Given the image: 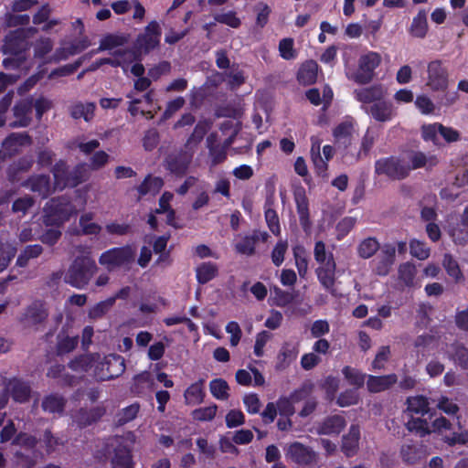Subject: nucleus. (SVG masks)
I'll list each match as a JSON object with an SVG mask.
<instances>
[{"label": "nucleus", "instance_id": "obj_53", "mask_svg": "<svg viewBox=\"0 0 468 468\" xmlns=\"http://www.w3.org/2000/svg\"><path fill=\"white\" fill-rule=\"evenodd\" d=\"M115 303V298H108L93 305L90 310L88 316L92 320L102 318Z\"/></svg>", "mask_w": 468, "mask_h": 468}, {"label": "nucleus", "instance_id": "obj_3", "mask_svg": "<svg viewBox=\"0 0 468 468\" xmlns=\"http://www.w3.org/2000/svg\"><path fill=\"white\" fill-rule=\"evenodd\" d=\"M97 270L95 261L87 256L77 257L65 274L64 281L72 287L82 289Z\"/></svg>", "mask_w": 468, "mask_h": 468}, {"label": "nucleus", "instance_id": "obj_2", "mask_svg": "<svg viewBox=\"0 0 468 468\" xmlns=\"http://www.w3.org/2000/svg\"><path fill=\"white\" fill-rule=\"evenodd\" d=\"M135 255L136 250L132 245L113 247L100 255L99 263L108 271L129 270L135 261Z\"/></svg>", "mask_w": 468, "mask_h": 468}, {"label": "nucleus", "instance_id": "obj_9", "mask_svg": "<svg viewBox=\"0 0 468 468\" xmlns=\"http://www.w3.org/2000/svg\"><path fill=\"white\" fill-rule=\"evenodd\" d=\"M125 371V362L119 355H109L104 361L94 367V378L97 381H106L120 377Z\"/></svg>", "mask_w": 468, "mask_h": 468}, {"label": "nucleus", "instance_id": "obj_64", "mask_svg": "<svg viewBox=\"0 0 468 468\" xmlns=\"http://www.w3.org/2000/svg\"><path fill=\"white\" fill-rule=\"evenodd\" d=\"M407 429L410 431H415L420 434L421 437L430 434L431 430L429 428V423L426 420L421 418H411L406 424Z\"/></svg>", "mask_w": 468, "mask_h": 468}, {"label": "nucleus", "instance_id": "obj_1", "mask_svg": "<svg viewBox=\"0 0 468 468\" xmlns=\"http://www.w3.org/2000/svg\"><path fill=\"white\" fill-rule=\"evenodd\" d=\"M76 213V207L69 197H52L44 207L43 222L48 227L59 228Z\"/></svg>", "mask_w": 468, "mask_h": 468}, {"label": "nucleus", "instance_id": "obj_55", "mask_svg": "<svg viewBox=\"0 0 468 468\" xmlns=\"http://www.w3.org/2000/svg\"><path fill=\"white\" fill-rule=\"evenodd\" d=\"M379 250V243L375 238L363 239L357 248L358 255L363 259L372 257Z\"/></svg>", "mask_w": 468, "mask_h": 468}, {"label": "nucleus", "instance_id": "obj_33", "mask_svg": "<svg viewBox=\"0 0 468 468\" xmlns=\"http://www.w3.org/2000/svg\"><path fill=\"white\" fill-rule=\"evenodd\" d=\"M438 164V158L435 155L427 156L421 151H410L408 167L410 173L412 170H417L425 167L427 165L430 167L435 166Z\"/></svg>", "mask_w": 468, "mask_h": 468}, {"label": "nucleus", "instance_id": "obj_43", "mask_svg": "<svg viewBox=\"0 0 468 468\" xmlns=\"http://www.w3.org/2000/svg\"><path fill=\"white\" fill-rule=\"evenodd\" d=\"M342 374L348 384L355 387L356 389L364 387L367 375L362 373L359 369L350 366H345L342 368Z\"/></svg>", "mask_w": 468, "mask_h": 468}, {"label": "nucleus", "instance_id": "obj_4", "mask_svg": "<svg viewBox=\"0 0 468 468\" xmlns=\"http://www.w3.org/2000/svg\"><path fill=\"white\" fill-rule=\"evenodd\" d=\"M107 447L111 454V468H134L133 441L117 436Z\"/></svg>", "mask_w": 468, "mask_h": 468}, {"label": "nucleus", "instance_id": "obj_17", "mask_svg": "<svg viewBox=\"0 0 468 468\" xmlns=\"http://www.w3.org/2000/svg\"><path fill=\"white\" fill-rule=\"evenodd\" d=\"M31 144L32 137L28 134L27 132L11 133L3 141L2 149L5 155L11 157L18 154L21 147L28 146Z\"/></svg>", "mask_w": 468, "mask_h": 468}, {"label": "nucleus", "instance_id": "obj_45", "mask_svg": "<svg viewBox=\"0 0 468 468\" xmlns=\"http://www.w3.org/2000/svg\"><path fill=\"white\" fill-rule=\"evenodd\" d=\"M442 266L447 274L452 278L455 282H459L463 279L460 265L451 253H445L443 255Z\"/></svg>", "mask_w": 468, "mask_h": 468}, {"label": "nucleus", "instance_id": "obj_11", "mask_svg": "<svg viewBox=\"0 0 468 468\" xmlns=\"http://www.w3.org/2000/svg\"><path fill=\"white\" fill-rule=\"evenodd\" d=\"M449 85V73L443 62L435 59L428 63L426 86L432 91H445Z\"/></svg>", "mask_w": 468, "mask_h": 468}, {"label": "nucleus", "instance_id": "obj_29", "mask_svg": "<svg viewBox=\"0 0 468 468\" xmlns=\"http://www.w3.org/2000/svg\"><path fill=\"white\" fill-rule=\"evenodd\" d=\"M353 124L350 122H342L333 130L335 146L346 151L352 144Z\"/></svg>", "mask_w": 468, "mask_h": 468}, {"label": "nucleus", "instance_id": "obj_63", "mask_svg": "<svg viewBox=\"0 0 468 468\" xmlns=\"http://www.w3.org/2000/svg\"><path fill=\"white\" fill-rule=\"evenodd\" d=\"M140 406L138 403L131 404L122 409L117 415V422L119 425H124L133 420L139 412Z\"/></svg>", "mask_w": 468, "mask_h": 468}, {"label": "nucleus", "instance_id": "obj_36", "mask_svg": "<svg viewBox=\"0 0 468 468\" xmlns=\"http://www.w3.org/2000/svg\"><path fill=\"white\" fill-rule=\"evenodd\" d=\"M311 161L314 167V173L317 176L325 179L328 176V161L323 159L320 153V144H312L310 150Z\"/></svg>", "mask_w": 468, "mask_h": 468}, {"label": "nucleus", "instance_id": "obj_60", "mask_svg": "<svg viewBox=\"0 0 468 468\" xmlns=\"http://www.w3.org/2000/svg\"><path fill=\"white\" fill-rule=\"evenodd\" d=\"M16 254V248L8 243L0 242V272L5 271Z\"/></svg>", "mask_w": 468, "mask_h": 468}, {"label": "nucleus", "instance_id": "obj_34", "mask_svg": "<svg viewBox=\"0 0 468 468\" xmlns=\"http://www.w3.org/2000/svg\"><path fill=\"white\" fill-rule=\"evenodd\" d=\"M67 404L66 399L58 393H51L43 398L41 408L45 412L62 414Z\"/></svg>", "mask_w": 468, "mask_h": 468}, {"label": "nucleus", "instance_id": "obj_20", "mask_svg": "<svg viewBox=\"0 0 468 468\" xmlns=\"http://www.w3.org/2000/svg\"><path fill=\"white\" fill-rule=\"evenodd\" d=\"M22 186L47 198L51 194L50 177L48 175H34L22 182Z\"/></svg>", "mask_w": 468, "mask_h": 468}, {"label": "nucleus", "instance_id": "obj_13", "mask_svg": "<svg viewBox=\"0 0 468 468\" xmlns=\"http://www.w3.org/2000/svg\"><path fill=\"white\" fill-rule=\"evenodd\" d=\"M293 199L300 225L304 233L308 234L312 229V221L310 219L309 200L303 186H298L293 190Z\"/></svg>", "mask_w": 468, "mask_h": 468}, {"label": "nucleus", "instance_id": "obj_59", "mask_svg": "<svg viewBox=\"0 0 468 468\" xmlns=\"http://www.w3.org/2000/svg\"><path fill=\"white\" fill-rule=\"evenodd\" d=\"M211 141L212 134L207 137V147L211 157V165L215 166L223 163L227 159V149L226 146L212 145Z\"/></svg>", "mask_w": 468, "mask_h": 468}, {"label": "nucleus", "instance_id": "obj_27", "mask_svg": "<svg viewBox=\"0 0 468 468\" xmlns=\"http://www.w3.org/2000/svg\"><path fill=\"white\" fill-rule=\"evenodd\" d=\"M346 419L338 414L328 416L318 423L316 431L320 435H338L346 427Z\"/></svg>", "mask_w": 468, "mask_h": 468}, {"label": "nucleus", "instance_id": "obj_62", "mask_svg": "<svg viewBox=\"0 0 468 468\" xmlns=\"http://www.w3.org/2000/svg\"><path fill=\"white\" fill-rule=\"evenodd\" d=\"M53 48V42L49 37H41L34 45V57L44 58Z\"/></svg>", "mask_w": 468, "mask_h": 468}, {"label": "nucleus", "instance_id": "obj_46", "mask_svg": "<svg viewBox=\"0 0 468 468\" xmlns=\"http://www.w3.org/2000/svg\"><path fill=\"white\" fill-rule=\"evenodd\" d=\"M429 404L428 399L422 395L409 397L407 399V410L423 416L429 412Z\"/></svg>", "mask_w": 468, "mask_h": 468}, {"label": "nucleus", "instance_id": "obj_39", "mask_svg": "<svg viewBox=\"0 0 468 468\" xmlns=\"http://www.w3.org/2000/svg\"><path fill=\"white\" fill-rule=\"evenodd\" d=\"M163 185L164 181L161 177H153L151 175H148L137 186V191L140 197H144L149 193L155 195L161 190Z\"/></svg>", "mask_w": 468, "mask_h": 468}, {"label": "nucleus", "instance_id": "obj_49", "mask_svg": "<svg viewBox=\"0 0 468 468\" xmlns=\"http://www.w3.org/2000/svg\"><path fill=\"white\" fill-rule=\"evenodd\" d=\"M258 240L259 237L256 234L246 235L235 244V250L242 255L252 256Z\"/></svg>", "mask_w": 468, "mask_h": 468}, {"label": "nucleus", "instance_id": "obj_48", "mask_svg": "<svg viewBox=\"0 0 468 468\" xmlns=\"http://www.w3.org/2000/svg\"><path fill=\"white\" fill-rule=\"evenodd\" d=\"M57 338H58V342H57L56 348H57V353L59 356L65 355V354H68V353L73 351L79 344V336L78 335H75V336L64 335L63 331H61L58 335Z\"/></svg>", "mask_w": 468, "mask_h": 468}, {"label": "nucleus", "instance_id": "obj_23", "mask_svg": "<svg viewBox=\"0 0 468 468\" xmlns=\"http://www.w3.org/2000/svg\"><path fill=\"white\" fill-rule=\"evenodd\" d=\"M288 455L294 463L302 465H309L315 462V452L309 447L293 442L288 448Z\"/></svg>", "mask_w": 468, "mask_h": 468}, {"label": "nucleus", "instance_id": "obj_50", "mask_svg": "<svg viewBox=\"0 0 468 468\" xmlns=\"http://www.w3.org/2000/svg\"><path fill=\"white\" fill-rule=\"evenodd\" d=\"M271 299L273 304L278 307H286L294 301V294L288 291L282 290L278 286L271 288Z\"/></svg>", "mask_w": 468, "mask_h": 468}, {"label": "nucleus", "instance_id": "obj_35", "mask_svg": "<svg viewBox=\"0 0 468 468\" xmlns=\"http://www.w3.org/2000/svg\"><path fill=\"white\" fill-rule=\"evenodd\" d=\"M48 316V313L45 307V303L38 300L34 301L30 305H28L25 312L26 319L34 325L42 324L46 321Z\"/></svg>", "mask_w": 468, "mask_h": 468}, {"label": "nucleus", "instance_id": "obj_58", "mask_svg": "<svg viewBox=\"0 0 468 468\" xmlns=\"http://www.w3.org/2000/svg\"><path fill=\"white\" fill-rule=\"evenodd\" d=\"M410 252L418 260L424 261L430 257L431 249L424 241L412 239L410 241Z\"/></svg>", "mask_w": 468, "mask_h": 468}, {"label": "nucleus", "instance_id": "obj_8", "mask_svg": "<svg viewBox=\"0 0 468 468\" xmlns=\"http://www.w3.org/2000/svg\"><path fill=\"white\" fill-rule=\"evenodd\" d=\"M162 36V28L156 20L151 21L140 33L134 42L133 46L139 53L147 55L160 46Z\"/></svg>", "mask_w": 468, "mask_h": 468}, {"label": "nucleus", "instance_id": "obj_26", "mask_svg": "<svg viewBox=\"0 0 468 468\" xmlns=\"http://www.w3.org/2000/svg\"><path fill=\"white\" fill-rule=\"evenodd\" d=\"M360 441V427L351 424L349 431L342 438L341 451L346 457H353L357 453Z\"/></svg>", "mask_w": 468, "mask_h": 468}, {"label": "nucleus", "instance_id": "obj_37", "mask_svg": "<svg viewBox=\"0 0 468 468\" xmlns=\"http://www.w3.org/2000/svg\"><path fill=\"white\" fill-rule=\"evenodd\" d=\"M218 274V265L212 261H205L196 268V278L198 283L206 284Z\"/></svg>", "mask_w": 468, "mask_h": 468}, {"label": "nucleus", "instance_id": "obj_15", "mask_svg": "<svg viewBox=\"0 0 468 468\" xmlns=\"http://www.w3.org/2000/svg\"><path fill=\"white\" fill-rule=\"evenodd\" d=\"M335 270L336 264L333 253H329L325 264L320 265L315 270L319 282L332 295H335Z\"/></svg>", "mask_w": 468, "mask_h": 468}, {"label": "nucleus", "instance_id": "obj_42", "mask_svg": "<svg viewBox=\"0 0 468 468\" xmlns=\"http://www.w3.org/2000/svg\"><path fill=\"white\" fill-rule=\"evenodd\" d=\"M128 36L124 34H106L100 41L98 50H112L122 47L128 42Z\"/></svg>", "mask_w": 468, "mask_h": 468}, {"label": "nucleus", "instance_id": "obj_10", "mask_svg": "<svg viewBox=\"0 0 468 468\" xmlns=\"http://www.w3.org/2000/svg\"><path fill=\"white\" fill-rule=\"evenodd\" d=\"M193 155L184 149L175 150L166 154L163 165L176 177H183L188 171Z\"/></svg>", "mask_w": 468, "mask_h": 468}, {"label": "nucleus", "instance_id": "obj_51", "mask_svg": "<svg viewBox=\"0 0 468 468\" xmlns=\"http://www.w3.org/2000/svg\"><path fill=\"white\" fill-rule=\"evenodd\" d=\"M295 265L301 277H304L308 270V257L306 250L302 245H296L292 249Z\"/></svg>", "mask_w": 468, "mask_h": 468}, {"label": "nucleus", "instance_id": "obj_41", "mask_svg": "<svg viewBox=\"0 0 468 468\" xmlns=\"http://www.w3.org/2000/svg\"><path fill=\"white\" fill-rule=\"evenodd\" d=\"M43 252V248L39 244L27 245L18 255L16 265L25 268L28 265L30 260L37 259Z\"/></svg>", "mask_w": 468, "mask_h": 468}, {"label": "nucleus", "instance_id": "obj_18", "mask_svg": "<svg viewBox=\"0 0 468 468\" xmlns=\"http://www.w3.org/2000/svg\"><path fill=\"white\" fill-rule=\"evenodd\" d=\"M396 247L392 244H385L380 253L373 261L375 264V272L379 276H386L389 273L392 265L395 262Z\"/></svg>", "mask_w": 468, "mask_h": 468}, {"label": "nucleus", "instance_id": "obj_6", "mask_svg": "<svg viewBox=\"0 0 468 468\" xmlns=\"http://www.w3.org/2000/svg\"><path fill=\"white\" fill-rule=\"evenodd\" d=\"M55 186L58 189L66 187H76L84 181L83 169L77 165L73 170H69L64 160H58L51 169Z\"/></svg>", "mask_w": 468, "mask_h": 468}, {"label": "nucleus", "instance_id": "obj_52", "mask_svg": "<svg viewBox=\"0 0 468 468\" xmlns=\"http://www.w3.org/2000/svg\"><path fill=\"white\" fill-rule=\"evenodd\" d=\"M209 389L212 396L219 400H226L229 399V387L228 382L223 378H215L209 383Z\"/></svg>", "mask_w": 468, "mask_h": 468}, {"label": "nucleus", "instance_id": "obj_7", "mask_svg": "<svg viewBox=\"0 0 468 468\" xmlns=\"http://www.w3.org/2000/svg\"><path fill=\"white\" fill-rule=\"evenodd\" d=\"M381 56L375 51H368L360 56L357 69L352 74L351 80L359 85L370 83L375 77L376 69L381 64Z\"/></svg>", "mask_w": 468, "mask_h": 468}, {"label": "nucleus", "instance_id": "obj_44", "mask_svg": "<svg viewBox=\"0 0 468 468\" xmlns=\"http://www.w3.org/2000/svg\"><path fill=\"white\" fill-rule=\"evenodd\" d=\"M428 31L427 15L424 10L419 11L416 16L413 17L410 32L411 36L419 38L425 37Z\"/></svg>", "mask_w": 468, "mask_h": 468}, {"label": "nucleus", "instance_id": "obj_19", "mask_svg": "<svg viewBox=\"0 0 468 468\" xmlns=\"http://www.w3.org/2000/svg\"><path fill=\"white\" fill-rule=\"evenodd\" d=\"M34 165V158L32 155H24L10 164L6 169V178L12 183L16 184L20 182L22 175L27 173Z\"/></svg>", "mask_w": 468, "mask_h": 468}, {"label": "nucleus", "instance_id": "obj_12", "mask_svg": "<svg viewBox=\"0 0 468 468\" xmlns=\"http://www.w3.org/2000/svg\"><path fill=\"white\" fill-rule=\"evenodd\" d=\"M2 49L5 55L27 58V41L25 29L17 28L10 31L5 37Z\"/></svg>", "mask_w": 468, "mask_h": 468}, {"label": "nucleus", "instance_id": "obj_47", "mask_svg": "<svg viewBox=\"0 0 468 468\" xmlns=\"http://www.w3.org/2000/svg\"><path fill=\"white\" fill-rule=\"evenodd\" d=\"M271 205L272 202L267 199L264 206L265 220L271 232L278 236L281 233L280 220L276 210L271 208Z\"/></svg>", "mask_w": 468, "mask_h": 468}, {"label": "nucleus", "instance_id": "obj_14", "mask_svg": "<svg viewBox=\"0 0 468 468\" xmlns=\"http://www.w3.org/2000/svg\"><path fill=\"white\" fill-rule=\"evenodd\" d=\"M33 98L21 99L13 107L15 121L9 123L10 128H26L32 122Z\"/></svg>", "mask_w": 468, "mask_h": 468}, {"label": "nucleus", "instance_id": "obj_24", "mask_svg": "<svg viewBox=\"0 0 468 468\" xmlns=\"http://www.w3.org/2000/svg\"><path fill=\"white\" fill-rule=\"evenodd\" d=\"M399 456L407 465L417 464L426 457L425 447L418 443H405L399 449Z\"/></svg>", "mask_w": 468, "mask_h": 468}, {"label": "nucleus", "instance_id": "obj_25", "mask_svg": "<svg viewBox=\"0 0 468 468\" xmlns=\"http://www.w3.org/2000/svg\"><path fill=\"white\" fill-rule=\"evenodd\" d=\"M385 91L381 84H374L369 87L354 90V98L362 104H373L384 99Z\"/></svg>", "mask_w": 468, "mask_h": 468}, {"label": "nucleus", "instance_id": "obj_21", "mask_svg": "<svg viewBox=\"0 0 468 468\" xmlns=\"http://www.w3.org/2000/svg\"><path fill=\"white\" fill-rule=\"evenodd\" d=\"M362 109L369 114L374 120L379 122H389L395 116V111L390 101L382 99L369 107L362 106Z\"/></svg>", "mask_w": 468, "mask_h": 468}, {"label": "nucleus", "instance_id": "obj_16", "mask_svg": "<svg viewBox=\"0 0 468 468\" xmlns=\"http://www.w3.org/2000/svg\"><path fill=\"white\" fill-rule=\"evenodd\" d=\"M106 414V408L103 405H97L90 409L80 408L74 414L73 420L80 429L87 428L97 423Z\"/></svg>", "mask_w": 468, "mask_h": 468}, {"label": "nucleus", "instance_id": "obj_61", "mask_svg": "<svg viewBox=\"0 0 468 468\" xmlns=\"http://www.w3.org/2000/svg\"><path fill=\"white\" fill-rule=\"evenodd\" d=\"M217 411L218 406L216 404H212L207 407L194 410L191 412V416L197 421H210L216 417Z\"/></svg>", "mask_w": 468, "mask_h": 468}, {"label": "nucleus", "instance_id": "obj_38", "mask_svg": "<svg viewBox=\"0 0 468 468\" xmlns=\"http://www.w3.org/2000/svg\"><path fill=\"white\" fill-rule=\"evenodd\" d=\"M318 65L315 61L310 60L302 65L297 73V80L303 85L314 84L317 80Z\"/></svg>", "mask_w": 468, "mask_h": 468}, {"label": "nucleus", "instance_id": "obj_56", "mask_svg": "<svg viewBox=\"0 0 468 468\" xmlns=\"http://www.w3.org/2000/svg\"><path fill=\"white\" fill-rule=\"evenodd\" d=\"M112 55L122 61L123 68L132 62L140 61L142 56L133 45L132 48L116 49Z\"/></svg>", "mask_w": 468, "mask_h": 468}, {"label": "nucleus", "instance_id": "obj_57", "mask_svg": "<svg viewBox=\"0 0 468 468\" xmlns=\"http://www.w3.org/2000/svg\"><path fill=\"white\" fill-rule=\"evenodd\" d=\"M378 134L370 128H367L361 140L360 151L357 153L356 161L359 160L361 155L367 156L373 148L377 140Z\"/></svg>", "mask_w": 468, "mask_h": 468}, {"label": "nucleus", "instance_id": "obj_31", "mask_svg": "<svg viewBox=\"0 0 468 468\" xmlns=\"http://www.w3.org/2000/svg\"><path fill=\"white\" fill-rule=\"evenodd\" d=\"M299 349L292 343L285 342L277 356V363L275 368L277 370H283L294 361L298 356Z\"/></svg>", "mask_w": 468, "mask_h": 468}, {"label": "nucleus", "instance_id": "obj_32", "mask_svg": "<svg viewBox=\"0 0 468 468\" xmlns=\"http://www.w3.org/2000/svg\"><path fill=\"white\" fill-rule=\"evenodd\" d=\"M205 380L203 378L192 383L184 392L185 403L186 405H199L206 397Z\"/></svg>", "mask_w": 468, "mask_h": 468}, {"label": "nucleus", "instance_id": "obj_54", "mask_svg": "<svg viewBox=\"0 0 468 468\" xmlns=\"http://www.w3.org/2000/svg\"><path fill=\"white\" fill-rule=\"evenodd\" d=\"M399 279L407 287H412L414 285V279L416 276V267L411 262H404L399 267Z\"/></svg>", "mask_w": 468, "mask_h": 468}, {"label": "nucleus", "instance_id": "obj_28", "mask_svg": "<svg viewBox=\"0 0 468 468\" xmlns=\"http://www.w3.org/2000/svg\"><path fill=\"white\" fill-rule=\"evenodd\" d=\"M6 388L10 391L13 400L16 402L26 403L30 399V385L20 378H13L9 379Z\"/></svg>", "mask_w": 468, "mask_h": 468}, {"label": "nucleus", "instance_id": "obj_5", "mask_svg": "<svg viewBox=\"0 0 468 468\" xmlns=\"http://www.w3.org/2000/svg\"><path fill=\"white\" fill-rule=\"evenodd\" d=\"M375 173L386 176L390 180H403L410 176L408 161L399 155L379 158L375 162Z\"/></svg>", "mask_w": 468, "mask_h": 468}, {"label": "nucleus", "instance_id": "obj_40", "mask_svg": "<svg viewBox=\"0 0 468 468\" xmlns=\"http://www.w3.org/2000/svg\"><path fill=\"white\" fill-rule=\"evenodd\" d=\"M95 104L93 102H77L70 106L69 113L73 119L83 118L86 122L90 121L94 116Z\"/></svg>", "mask_w": 468, "mask_h": 468}, {"label": "nucleus", "instance_id": "obj_30", "mask_svg": "<svg viewBox=\"0 0 468 468\" xmlns=\"http://www.w3.org/2000/svg\"><path fill=\"white\" fill-rule=\"evenodd\" d=\"M398 381L396 374L367 377V387L370 393H379L390 388Z\"/></svg>", "mask_w": 468, "mask_h": 468}, {"label": "nucleus", "instance_id": "obj_22", "mask_svg": "<svg viewBox=\"0 0 468 468\" xmlns=\"http://www.w3.org/2000/svg\"><path fill=\"white\" fill-rule=\"evenodd\" d=\"M446 356L463 370H468V347L455 340L447 346Z\"/></svg>", "mask_w": 468, "mask_h": 468}]
</instances>
